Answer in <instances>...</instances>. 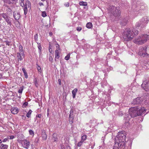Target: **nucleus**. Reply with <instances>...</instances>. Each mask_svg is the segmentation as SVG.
Instances as JSON below:
<instances>
[{
  "instance_id": "864d4df0",
  "label": "nucleus",
  "mask_w": 149,
  "mask_h": 149,
  "mask_svg": "<svg viewBox=\"0 0 149 149\" xmlns=\"http://www.w3.org/2000/svg\"><path fill=\"white\" fill-rule=\"evenodd\" d=\"M56 135V134H53V136L54 137L55 135Z\"/></svg>"
},
{
  "instance_id": "0eeeda50",
  "label": "nucleus",
  "mask_w": 149,
  "mask_h": 149,
  "mask_svg": "<svg viewBox=\"0 0 149 149\" xmlns=\"http://www.w3.org/2000/svg\"><path fill=\"white\" fill-rule=\"evenodd\" d=\"M146 47L140 48L138 52V54L143 57H147L148 54L146 52Z\"/></svg>"
},
{
  "instance_id": "473e14b6",
  "label": "nucleus",
  "mask_w": 149,
  "mask_h": 149,
  "mask_svg": "<svg viewBox=\"0 0 149 149\" xmlns=\"http://www.w3.org/2000/svg\"><path fill=\"white\" fill-rule=\"evenodd\" d=\"M42 16L43 17H45L47 16V14L45 11H43L42 12V14H41Z\"/></svg>"
},
{
  "instance_id": "bb28decb",
  "label": "nucleus",
  "mask_w": 149,
  "mask_h": 149,
  "mask_svg": "<svg viewBox=\"0 0 149 149\" xmlns=\"http://www.w3.org/2000/svg\"><path fill=\"white\" fill-rule=\"evenodd\" d=\"M87 138L86 135L84 134L81 136V141L84 142L86 139Z\"/></svg>"
},
{
  "instance_id": "de8ad7c7",
  "label": "nucleus",
  "mask_w": 149,
  "mask_h": 149,
  "mask_svg": "<svg viewBox=\"0 0 149 149\" xmlns=\"http://www.w3.org/2000/svg\"><path fill=\"white\" fill-rule=\"evenodd\" d=\"M49 51L50 53H52V49L50 48L49 47Z\"/></svg>"
},
{
  "instance_id": "412c9836",
  "label": "nucleus",
  "mask_w": 149,
  "mask_h": 149,
  "mask_svg": "<svg viewBox=\"0 0 149 149\" xmlns=\"http://www.w3.org/2000/svg\"><path fill=\"white\" fill-rule=\"evenodd\" d=\"M77 91V89L75 88L72 91V93L73 95V98H74L75 97L76 93Z\"/></svg>"
},
{
  "instance_id": "7ed1b4c3",
  "label": "nucleus",
  "mask_w": 149,
  "mask_h": 149,
  "mask_svg": "<svg viewBox=\"0 0 149 149\" xmlns=\"http://www.w3.org/2000/svg\"><path fill=\"white\" fill-rule=\"evenodd\" d=\"M149 39V36L147 34H142L134 39V43L138 45H142L146 42Z\"/></svg>"
},
{
  "instance_id": "6e6d98bb",
  "label": "nucleus",
  "mask_w": 149,
  "mask_h": 149,
  "mask_svg": "<svg viewBox=\"0 0 149 149\" xmlns=\"http://www.w3.org/2000/svg\"><path fill=\"white\" fill-rule=\"evenodd\" d=\"M49 109H48L47 110V112H49Z\"/></svg>"
},
{
  "instance_id": "f8f14e48",
  "label": "nucleus",
  "mask_w": 149,
  "mask_h": 149,
  "mask_svg": "<svg viewBox=\"0 0 149 149\" xmlns=\"http://www.w3.org/2000/svg\"><path fill=\"white\" fill-rule=\"evenodd\" d=\"M146 110L145 108L144 107H141L140 109H139L138 110V115L140 116L144 113L146 112Z\"/></svg>"
},
{
  "instance_id": "aec40b11",
  "label": "nucleus",
  "mask_w": 149,
  "mask_h": 149,
  "mask_svg": "<svg viewBox=\"0 0 149 149\" xmlns=\"http://www.w3.org/2000/svg\"><path fill=\"white\" fill-rule=\"evenodd\" d=\"M24 14L25 15H26L27 13V7L26 3H25V4L24 5Z\"/></svg>"
},
{
  "instance_id": "cd10ccee",
  "label": "nucleus",
  "mask_w": 149,
  "mask_h": 149,
  "mask_svg": "<svg viewBox=\"0 0 149 149\" xmlns=\"http://www.w3.org/2000/svg\"><path fill=\"white\" fill-rule=\"evenodd\" d=\"M32 112V111L31 110H29L28 112L26 114V116L28 118L30 117V115Z\"/></svg>"
},
{
  "instance_id": "37998d69",
  "label": "nucleus",
  "mask_w": 149,
  "mask_h": 149,
  "mask_svg": "<svg viewBox=\"0 0 149 149\" xmlns=\"http://www.w3.org/2000/svg\"><path fill=\"white\" fill-rule=\"evenodd\" d=\"M56 47L57 48V49H58L59 50L60 49L59 45L57 44L56 45Z\"/></svg>"
},
{
  "instance_id": "4c0bfd02",
  "label": "nucleus",
  "mask_w": 149,
  "mask_h": 149,
  "mask_svg": "<svg viewBox=\"0 0 149 149\" xmlns=\"http://www.w3.org/2000/svg\"><path fill=\"white\" fill-rule=\"evenodd\" d=\"M49 61L52 62L53 60V58L52 56H49Z\"/></svg>"
},
{
  "instance_id": "3c124183",
  "label": "nucleus",
  "mask_w": 149,
  "mask_h": 149,
  "mask_svg": "<svg viewBox=\"0 0 149 149\" xmlns=\"http://www.w3.org/2000/svg\"><path fill=\"white\" fill-rule=\"evenodd\" d=\"M49 35L50 36H52V32L49 33Z\"/></svg>"
},
{
  "instance_id": "a19ab883",
  "label": "nucleus",
  "mask_w": 149,
  "mask_h": 149,
  "mask_svg": "<svg viewBox=\"0 0 149 149\" xmlns=\"http://www.w3.org/2000/svg\"><path fill=\"white\" fill-rule=\"evenodd\" d=\"M38 49L39 51H40V52H41V50L42 47L40 45H39L38 47Z\"/></svg>"
},
{
  "instance_id": "f3484780",
  "label": "nucleus",
  "mask_w": 149,
  "mask_h": 149,
  "mask_svg": "<svg viewBox=\"0 0 149 149\" xmlns=\"http://www.w3.org/2000/svg\"><path fill=\"white\" fill-rule=\"evenodd\" d=\"M59 57V52L58 49H56L55 51V60H56V58L58 59Z\"/></svg>"
},
{
  "instance_id": "4d7b16f0",
  "label": "nucleus",
  "mask_w": 149,
  "mask_h": 149,
  "mask_svg": "<svg viewBox=\"0 0 149 149\" xmlns=\"http://www.w3.org/2000/svg\"><path fill=\"white\" fill-rule=\"evenodd\" d=\"M49 114V112H47V115L48 116Z\"/></svg>"
},
{
  "instance_id": "603ef678",
  "label": "nucleus",
  "mask_w": 149,
  "mask_h": 149,
  "mask_svg": "<svg viewBox=\"0 0 149 149\" xmlns=\"http://www.w3.org/2000/svg\"><path fill=\"white\" fill-rule=\"evenodd\" d=\"M13 1H16L17 0H11Z\"/></svg>"
},
{
  "instance_id": "20e7f679",
  "label": "nucleus",
  "mask_w": 149,
  "mask_h": 149,
  "mask_svg": "<svg viewBox=\"0 0 149 149\" xmlns=\"http://www.w3.org/2000/svg\"><path fill=\"white\" fill-rule=\"evenodd\" d=\"M138 109L136 107H132L129 109V112L130 115L128 116H125V118L127 123L130 120V117H134L139 116L138 112Z\"/></svg>"
},
{
  "instance_id": "6ab92c4d",
  "label": "nucleus",
  "mask_w": 149,
  "mask_h": 149,
  "mask_svg": "<svg viewBox=\"0 0 149 149\" xmlns=\"http://www.w3.org/2000/svg\"><path fill=\"white\" fill-rule=\"evenodd\" d=\"M42 137L43 140H45L46 139L47 136L45 132H42Z\"/></svg>"
},
{
  "instance_id": "58836bf2",
  "label": "nucleus",
  "mask_w": 149,
  "mask_h": 149,
  "mask_svg": "<svg viewBox=\"0 0 149 149\" xmlns=\"http://www.w3.org/2000/svg\"><path fill=\"white\" fill-rule=\"evenodd\" d=\"M34 38V39L35 40H37L38 38L37 34H36L35 35Z\"/></svg>"
},
{
  "instance_id": "423d86ee",
  "label": "nucleus",
  "mask_w": 149,
  "mask_h": 149,
  "mask_svg": "<svg viewBox=\"0 0 149 149\" xmlns=\"http://www.w3.org/2000/svg\"><path fill=\"white\" fill-rule=\"evenodd\" d=\"M149 21V18L147 17H145L142 18L139 22L138 23L136 26L137 27L141 26V27H143L146 24L148 23Z\"/></svg>"
},
{
  "instance_id": "c03bdc74",
  "label": "nucleus",
  "mask_w": 149,
  "mask_h": 149,
  "mask_svg": "<svg viewBox=\"0 0 149 149\" xmlns=\"http://www.w3.org/2000/svg\"><path fill=\"white\" fill-rule=\"evenodd\" d=\"M53 141H58V138H54Z\"/></svg>"
},
{
  "instance_id": "ea45409f",
  "label": "nucleus",
  "mask_w": 149,
  "mask_h": 149,
  "mask_svg": "<svg viewBox=\"0 0 149 149\" xmlns=\"http://www.w3.org/2000/svg\"><path fill=\"white\" fill-rule=\"evenodd\" d=\"M9 138H8L9 139H13L14 138V136L11 135L9 136Z\"/></svg>"
},
{
  "instance_id": "c85d7f7f",
  "label": "nucleus",
  "mask_w": 149,
  "mask_h": 149,
  "mask_svg": "<svg viewBox=\"0 0 149 149\" xmlns=\"http://www.w3.org/2000/svg\"><path fill=\"white\" fill-rule=\"evenodd\" d=\"M37 68L39 72L40 73L41 72V68L38 65H37Z\"/></svg>"
},
{
  "instance_id": "8fccbe9b",
  "label": "nucleus",
  "mask_w": 149,
  "mask_h": 149,
  "mask_svg": "<svg viewBox=\"0 0 149 149\" xmlns=\"http://www.w3.org/2000/svg\"><path fill=\"white\" fill-rule=\"evenodd\" d=\"M58 81L59 82V84H61V80H60V79H58Z\"/></svg>"
},
{
  "instance_id": "13d9d810",
  "label": "nucleus",
  "mask_w": 149,
  "mask_h": 149,
  "mask_svg": "<svg viewBox=\"0 0 149 149\" xmlns=\"http://www.w3.org/2000/svg\"><path fill=\"white\" fill-rule=\"evenodd\" d=\"M8 3L10 4V1Z\"/></svg>"
},
{
  "instance_id": "b1692460",
  "label": "nucleus",
  "mask_w": 149,
  "mask_h": 149,
  "mask_svg": "<svg viewBox=\"0 0 149 149\" xmlns=\"http://www.w3.org/2000/svg\"><path fill=\"white\" fill-rule=\"evenodd\" d=\"M19 53H21L22 54L24 53V52L23 50V47L21 45H20L19 46Z\"/></svg>"
},
{
  "instance_id": "a878e982",
  "label": "nucleus",
  "mask_w": 149,
  "mask_h": 149,
  "mask_svg": "<svg viewBox=\"0 0 149 149\" xmlns=\"http://www.w3.org/2000/svg\"><path fill=\"white\" fill-rule=\"evenodd\" d=\"M34 83L36 87H38V84L37 81V79L36 78H35L33 80Z\"/></svg>"
},
{
  "instance_id": "2f4dec72",
  "label": "nucleus",
  "mask_w": 149,
  "mask_h": 149,
  "mask_svg": "<svg viewBox=\"0 0 149 149\" xmlns=\"http://www.w3.org/2000/svg\"><path fill=\"white\" fill-rule=\"evenodd\" d=\"M23 90V87H21L18 91V93H22V92Z\"/></svg>"
},
{
  "instance_id": "ddd939ff",
  "label": "nucleus",
  "mask_w": 149,
  "mask_h": 149,
  "mask_svg": "<svg viewBox=\"0 0 149 149\" xmlns=\"http://www.w3.org/2000/svg\"><path fill=\"white\" fill-rule=\"evenodd\" d=\"M13 15V17L15 20L19 19L20 17L19 13L17 12H14Z\"/></svg>"
},
{
  "instance_id": "7c9ffc66",
  "label": "nucleus",
  "mask_w": 149,
  "mask_h": 149,
  "mask_svg": "<svg viewBox=\"0 0 149 149\" xmlns=\"http://www.w3.org/2000/svg\"><path fill=\"white\" fill-rule=\"evenodd\" d=\"M70 54H68V55L66 56H65V59L66 60H68L70 58Z\"/></svg>"
},
{
  "instance_id": "2eb2a0df",
  "label": "nucleus",
  "mask_w": 149,
  "mask_h": 149,
  "mask_svg": "<svg viewBox=\"0 0 149 149\" xmlns=\"http://www.w3.org/2000/svg\"><path fill=\"white\" fill-rule=\"evenodd\" d=\"M11 113L13 114H17L18 111L19 110L17 108L13 107L11 109Z\"/></svg>"
},
{
  "instance_id": "f704fd0d",
  "label": "nucleus",
  "mask_w": 149,
  "mask_h": 149,
  "mask_svg": "<svg viewBox=\"0 0 149 149\" xmlns=\"http://www.w3.org/2000/svg\"><path fill=\"white\" fill-rule=\"evenodd\" d=\"M83 142L81 141L79 142L78 143L77 146L78 147H80L81 146Z\"/></svg>"
},
{
  "instance_id": "9b49d317",
  "label": "nucleus",
  "mask_w": 149,
  "mask_h": 149,
  "mask_svg": "<svg viewBox=\"0 0 149 149\" xmlns=\"http://www.w3.org/2000/svg\"><path fill=\"white\" fill-rule=\"evenodd\" d=\"M73 110L71 109L70 111V113L69 115V117L70 118L69 122L71 124H72L73 122V119L74 118V116L73 115Z\"/></svg>"
},
{
  "instance_id": "79ce46f5",
  "label": "nucleus",
  "mask_w": 149,
  "mask_h": 149,
  "mask_svg": "<svg viewBox=\"0 0 149 149\" xmlns=\"http://www.w3.org/2000/svg\"><path fill=\"white\" fill-rule=\"evenodd\" d=\"M8 140V139L7 138H5L3 139V140L2 141V142H5L6 141Z\"/></svg>"
},
{
  "instance_id": "f257e3e1",
  "label": "nucleus",
  "mask_w": 149,
  "mask_h": 149,
  "mask_svg": "<svg viewBox=\"0 0 149 149\" xmlns=\"http://www.w3.org/2000/svg\"><path fill=\"white\" fill-rule=\"evenodd\" d=\"M138 31L134 29H126L123 34V38L125 40L128 41L132 40L134 37L138 34Z\"/></svg>"
},
{
  "instance_id": "e433bc0d",
  "label": "nucleus",
  "mask_w": 149,
  "mask_h": 149,
  "mask_svg": "<svg viewBox=\"0 0 149 149\" xmlns=\"http://www.w3.org/2000/svg\"><path fill=\"white\" fill-rule=\"evenodd\" d=\"M64 5L65 7H68L69 6V3L68 2L65 3L64 4Z\"/></svg>"
},
{
  "instance_id": "72a5a7b5",
  "label": "nucleus",
  "mask_w": 149,
  "mask_h": 149,
  "mask_svg": "<svg viewBox=\"0 0 149 149\" xmlns=\"http://www.w3.org/2000/svg\"><path fill=\"white\" fill-rule=\"evenodd\" d=\"M28 105V103L27 102H24L22 105V107L23 108H25Z\"/></svg>"
},
{
  "instance_id": "052dcab7",
  "label": "nucleus",
  "mask_w": 149,
  "mask_h": 149,
  "mask_svg": "<svg viewBox=\"0 0 149 149\" xmlns=\"http://www.w3.org/2000/svg\"><path fill=\"white\" fill-rule=\"evenodd\" d=\"M9 10H11L10 9H8Z\"/></svg>"
},
{
  "instance_id": "5701e85b",
  "label": "nucleus",
  "mask_w": 149,
  "mask_h": 149,
  "mask_svg": "<svg viewBox=\"0 0 149 149\" xmlns=\"http://www.w3.org/2000/svg\"><path fill=\"white\" fill-rule=\"evenodd\" d=\"M79 4L80 6H87V3L86 2L80 1Z\"/></svg>"
},
{
  "instance_id": "4468645a",
  "label": "nucleus",
  "mask_w": 149,
  "mask_h": 149,
  "mask_svg": "<svg viewBox=\"0 0 149 149\" xmlns=\"http://www.w3.org/2000/svg\"><path fill=\"white\" fill-rule=\"evenodd\" d=\"M24 54L23 53V54L21 53H17V56L18 61H21L24 58Z\"/></svg>"
},
{
  "instance_id": "a18cd8bd",
  "label": "nucleus",
  "mask_w": 149,
  "mask_h": 149,
  "mask_svg": "<svg viewBox=\"0 0 149 149\" xmlns=\"http://www.w3.org/2000/svg\"><path fill=\"white\" fill-rule=\"evenodd\" d=\"M39 4L40 6H44V4H43V3L40 2L39 3Z\"/></svg>"
},
{
  "instance_id": "1a4fd4ad",
  "label": "nucleus",
  "mask_w": 149,
  "mask_h": 149,
  "mask_svg": "<svg viewBox=\"0 0 149 149\" xmlns=\"http://www.w3.org/2000/svg\"><path fill=\"white\" fill-rule=\"evenodd\" d=\"M141 99L139 97H137L134 99L132 103V104L136 105L138 104H140L142 102Z\"/></svg>"
},
{
  "instance_id": "09e8293b",
  "label": "nucleus",
  "mask_w": 149,
  "mask_h": 149,
  "mask_svg": "<svg viewBox=\"0 0 149 149\" xmlns=\"http://www.w3.org/2000/svg\"><path fill=\"white\" fill-rule=\"evenodd\" d=\"M126 22H125V24H124V23H122V22H121V24H122V25H125V24H126Z\"/></svg>"
},
{
  "instance_id": "39448f33",
  "label": "nucleus",
  "mask_w": 149,
  "mask_h": 149,
  "mask_svg": "<svg viewBox=\"0 0 149 149\" xmlns=\"http://www.w3.org/2000/svg\"><path fill=\"white\" fill-rule=\"evenodd\" d=\"M120 8L119 7H115L111 6L108 8V10L115 17L119 16L120 14Z\"/></svg>"
},
{
  "instance_id": "a211bd4d",
  "label": "nucleus",
  "mask_w": 149,
  "mask_h": 149,
  "mask_svg": "<svg viewBox=\"0 0 149 149\" xmlns=\"http://www.w3.org/2000/svg\"><path fill=\"white\" fill-rule=\"evenodd\" d=\"M8 146L6 144H1L0 146V149H7Z\"/></svg>"
},
{
  "instance_id": "9d476101",
  "label": "nucleus",
  "mask_w": 149,
  "mask_h": 149,
  "mask_svg": "<svg viewBox=\"0 0 149 149\" xmlns=\"http://www.w3.org/2000/svg\"><path fill=\"white\" fill-rule=\"evenodd\" d=\"M149 84V81L148 80H146L143 82L141 84V87L146 90V88H147Z\"/></svg>"
},
{
  "instance_id": "c756f323",
  "label": "nucleus",
  "mask_w": 149,
  "mask_h": 149,
  "mask_svg": "<svg viewBox=\"0 0 149 149\" xmlns=\"http://www.w3.org/2000/svg\"><path fill=\"white\" fill-rule=\"evenodd\" d=\"M29 134L33 136L34 135V132L32 130H29Z\"/></svg>"
},
{
  "instance_id": "f03ea898",
  "label": "nucleus",
  "mask_w": 149,
  "mask_h": 149,
  "mask_svg": "<svg viewBox=\"0 0 149 149\" xmlns=\"http://www.w3.org/2000/svg\"><path fill=\"white\" fill-rule=\"evenodd\" d=\"M124 132H121L118 133V135L115 138V144L114 145L113 147L116 149L118 148V147H120L122 145L123 146H124L126 136L124 133Z\"/></svg>"
},
{
  "instance_id": "c9c22d12",
  "label": "nucleus",
  "mask_w": 149,
  "mask_h": 149,
  "mask_svg": "<svg viewBox=\"0 0 149 149\" xmlns=\"http://www.w3.org/2000/svg\"><path fill=\"white\" fill-rule=\"evenodd\" d=\"M82 29V28L80 26L77 27V30L78 31H80Z\"/></svg>"
},
{
  "instance_id": "6e6552de",
  "label": "nucleus",
  "mask_w": 149,
  "mask_h": 149,
  "mask_svg": "<svg viewBox=\"0 0 149 149\" xmlns=\"http://www.w3.org/2000/svg\"><path fill=\"white\" fill-rule=\"evenodd\" d=\"M1 15L8 24L10 25H11V19L10 17L5 13H3L1 14Z\"/></svg>"
},
{
  "instance_id": "dca6fc26",
  "label": "nucleus",
  "mask_w": 149,
  "mask_h": 149,
  "mask_svg": "<svg viewBox=\"0 0 149 149\" xmlns=\"http://www.w3.org/2000/svg\"><path fill=\"white\" fill-rule=\"evenodd\" d=\"M23 142L25 146V147L26 148H27L28 147H29L30 146V142L27 141L26 140H24L22 141Z\"/></svg>"
},
{
  "instance_id": "bf43d9fd",
  "label": "nucleus",
  "mask_w": 149,
  "mask_h": 149,
  "mask_svg": "<svg viewBox=\"0 0 149 149\" xmlns=\"http://www.w3.org/2000/svg\"><path fill=\"white\" fill-rule=\"evenodd\" d=\"M42 1H45V0H41Z\"/></svg>"
},
{
  "instance_id": "4be33fe9",
  "label": "nucleus",
  "mask_w": 149,
  "mask_h": 149,
  "mask_svg": "<svg viewBox=\"0 0 149 149\" xmlns=\"http://www.w3.org/2000/svg\"><path fill=\"white\" fill-rule=\"evenodd\" d=\"M22 70L24 73V74L25 76V78L26 79H27L28 77V76L27 74V72L26 71V70L25 68H23L22 69Z\"/></svg>"
},
{
  "instance_id": "49530a36",
  "label": "nucleus",
  "mask_w": 149,
  "mask_h": 149,
  "mask_svg": "<svg viewBox=\"0 0 149 149\" xmlns=\"http://www.w3.org/2000/svg\"><path fill=\"white\" fill-rule=\"evenodd\" d=\"M41 114H38V115H37L36 116V117H38L39 118H40L41 117Z\"/></svg>"
},
{
  "instance_id": "5fc2aeb1",
  "label": "nucleus",
  "mask_w": 149,
  "mask_h": 149,
  "mask_svg": "<svg viewBox=\"0 0 149 149\" xmlns=\"http://www.w3.org/2000/svg\"><path fill=\"white\" fill-rule=\"evenodd\" d=\"M2 142V141L1 139H0V143H1Z\"/></svg>"
},
{
  "instance_id": "680f3d73",
  "label": "nucleus",
  "mask_w": 149,
  "mask_h": 149,
  "mask_svg": "<svg viewBox=\"0 0 149 149\" xmlns=\"http://www.w3.org/2000/svg\"><path fill=\"white\" fill-rule=\"evenodd\" d=\"M21 135L23 136V135L22 134H21Z\"/></svg>"
},
{
  "instance_id": "393cba45",
  "label": "nucleus",
  "mask_w": 149,
  "mask_h": 149,
  "mask_svg": "<svg viewBox=\"0 0 149 149\" xmlns=\"http://www.w3.org/2000/svg\"><path fill=\"white\" fill-rule=\"evenodd\" d=\"M86 26L88 28L90 29L92 27V24L91 22H88Z\"/></svg>"
}]
</instances>
